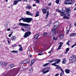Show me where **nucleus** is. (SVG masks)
Listing matches in <instances>:
<instances>
[{
	"mask_svg": "<svg viewBox=\"0 0 76 76\" xmlns=\"http://www.w3.org/2000/svg\"><path fill=\"white\" fill-rule=\"evenodd\" d=\"M56 12H59V13H61L60 15L61 16H64L63 18L66 19H70V18L69 17L67 16V15H66V13L61 11V10H60L58 9H56Z\"/></svg>",
	"mask_w": 76,
	"mask_h": 76,
	"instance_id": "obj_1",
	"label": "nucleus"
},
{
	"mask_svg": "<svg viewBox=\"0 0 76 76\" xmlns=\"http://www.w3.org/2000/svg\"><path fill=\"white\" fill-rule=\"evenodd\" d=\"M23 20V22H27V23H30L33 19L32 18H24L22 17L21 19H19V21H21V20Z\"/></svg>",
	"mask_w": 76,
	"mask_h": 76,
	"instance_id": "obj_2",
	"label": "nucleus"
},
{
	"mask_svg": "<svg viewBox=\"0 0 76 76\" xmlns=\"http://www.w3.org/2000/svg\"><path fill=\"white\" fill-rule=\"evenodd\" d=\"M75 1L74 0H66L64 1L65 4H73Z\"/></svg>",
	"mask_w": 76,
	"mask_h": 76,
	"instance_id": "obj_3",
	"label": "nucleus"
},
{
	"mask_svg": "<svg viewBox=\"0 0 76 76\" xmlns=\"http://www.w3.org/2000/svg\"><path fill=\"white\" fill-rule=\"evenodd\" d=\"M76 55H73L69 59V62L70 63H74L75 61H76Z\"/></svg>",
	"mask_w": 76,
	"mask_h": 76,
	"instance_id": "obj_4",
	"label": "nucleus"
},
{
	"mask_svg": "<svg viewBox=\"0 0 76 76\" xmlns=\"http://www.w3.org/2000/svg\"><path fill=\"white\" fill-rule=\"evenodd\" d=\"M21 29L23 32H25L26 31H29L30 28L28 27H24L23 28L21 27Z\"/></svg>",
	"mask_w": 76,
	"mask_h": 76,
	"instance_id": "obj_5",
	"label": "nucleus"
},
{
	"mask_svg": "<svg viewBox=\"0 0 76 76\" xmlns=\"http://www.w3.org/2000/svg\"><path fill=\"white\" fill-rule=\"evenodd\" d=\"M56 61H55V63H54L53 64H51L53 66H57V65H56V64H58L59 63H60L61 61L60 59H57L56 60Z\"/></svg>",
	"mask_w": 76,
	"mask_h": 76,
	"instance_id": "obj_6",
	"label": "nucleus"
},
{
	"mask_svg": "<svg viewBox=\"0 0 76 76\" xmlns=\"http://www.w3.org/2000/svg\"><path fill=\"white\" fill-rule=\"evenodd\" d=\"M58 27V25H56L55 26H54L53 27V29H52V32H53V34H54V35L55 34H56L57 33V31H56V28H57Z\"/></svg>",
	"mask_w": 76,
	"mask_h": 76,
	"instance_id": "obj_7",
	"label": "nucleus"
},
{
	"mask_svg": "<svg viewBox=\"0 0 76 76\" xmlns=\"http://www.w3.org/2000/svg\"><path fill=\"white\" fill-rule=\"evenodd\" d=\"M66 11V13L68 14V16H70V15L69 14V13L71 12V10L69 8L65 7Z\"/></svg>",
	"mask_w": 76,
	"mask_h": 76,
	"instance_id": "obj_8",
	"label": "nucleus"
},
{
	"mask_svg": "<svg viewBox=\"0 0 76 76\" xmlns=\"http://www.w3.org/2000/svg\"><path fill=\"white\" fill-rule=\"evenodd\" d=\"M19 25L20 26H30V25L28 24H25L20 23H19Z\"/></svg>",
	"mask_w": 76,
	"mask_h": 76,
	"instance_id": "obj_9",
	"label": "nucleus"
},
{
	"mask_svg": "<svg viewBox=\"0 0 76 76\" xmlns=\"http://www.w3.org/2000/svg\"><path fill=\"white\" fill-rule=\"evenodd\" d=\"M31 34V32L29 31H27L25 33L24 35L23 36V37H24V38H26L27 37H28L29 35H30Z\"/></svg>",
	"mask_w": 76,
	"mask_h": 76,
	"instance_id": "obj_10",
	"label": "nucleus"
},
{
	"mask_svg": "<svg viewBox=\"0 0 76 76\" xmlns=\"http://www.w3.org/2000/svg\"><path fill=\"white\" fill-rule=\"evenodd\" d=\"M30 63V60L27 59L24 60L22 62L23 64H28Z\"/></svg>",
	"mask_w": 76,
	"mask_h": 76,
	"instance_id": "obj_11",
	"label": "nucleus"
},
{
	"mask_svg": "<svg viewBox=\"0 0 76 76\" xmlns=\"http://www.w3.org/2000/svg\"><path fill=\"white\" fill-rule=\"evenodd\" d=\"M19 1H22L21 0H15L14 1V3L13 4V5L14 6L16 5L18 2H19Z\"/></svg>",
	"mask_w": 76,
	"mask_h": 76,
	"instance_id": "obj_12",
	"label": "nucleus"
},
{
	"mask_svg": "<svg viewBox=\"0 0 76 76\" xmlns=\"http://www.w3.org/2000/svg\"><path fill=\"white\" fill-rule=\"evenodd\" d=\"M16 39V37L15 36H12L11 37V39L12 41H15Z\"/></svg>",
	"mask_w": 76,
	"mask_h": 76,
	"instance_id": "obj_13",
	"label": "nucleus"
},
{
	"mask_svg": "<svg viewBox=\"0 0 76 76\" xmlns=\"http://www.w3.org/2000/svg\"><path fill=\"white\" fill-rule=\"evenodd\" d=\"M26 14L28 15H30V16H32V15H33V14H32V13H31L29 11H27L26 12Z\"/></svg>",
	"mask_w": 76,
	"mask_h": 76,
	"instance_id": "obj_14",
	"label": "nucleus"
},
{
	"mask_svg": "<svg viewBox=\"0 0 76 76\" xmlns=\"http://www.w3.org/2000/svg\"><path fill=\"white\" fill-rule=\"evenodd\" d=\"M65 72L67 74H69V73H70V70L69 69H66L65 70Z\"/></svg>",
	"mask_w": 76,
	"mask_h": 76,
	"instance_id": "obj_15",
	"label": "nucleus"
},
{
	"mask_svg": "<svg viewBox=\"0 0 76 76\" xmlns=\"http://www.w3.org/2000/svg\"><path fill=\"white\" fill-rule=\"evenodd\" d=\"M42 12L44 14L47 13V9H43L42 10Z\"/></svg>",
	"mask_w": 76,
	"mask_h": 76,
	"instance_id": "obj_16",
	"label": "nucleus"
},
{
	"mask_svg": "<svg viewBox=\"0 0 76 76\" xmlns=\"http://www.w3.org/2000/svg\"><path fill=\"white\" fill-rule=\"evenodd\" d=\"M76 33H72L70 35V37H73L74 36H76Z\"/></svg>",
	"mask_w": 76,
	"mask_h": 76,
	"instance_id": "obj_17",
	"label": "nucleus"
},
{
	"mask_svg": "<svg viewBox=\"0 0 76 76\" xmlns=\"http://www.w3.org/2000/svg\"><path fill=\"white\" fill-rule=\"evenodd\" d=\"M66 63V59L65 58H64L63 61L62 62V63L63 64H65Z\"/></svg>",
	"mask_w": 76,
	"mask_h": 76,
	"instance_id": "obj_18",
	"label": "nucleus"
},
{
	"mask_svg": "<svg viewBox=\"0 0 76 76\" xmlns=\"http://www.w3.org/2000/svg\"><path fill=\"white\" fill-rule=\"evenodd\" d=\"M39 12L38 11H37L36 13V15H35V17H37V16H39Z\"/></svg>",
	"mask_w": 76,
	"mask_h": 76,
	"instance_id": "obj_19",
	"label": "nucleus"
},
{
	"mask_svg": "<svg viewBox=\"0 0 76 76\" xmlns=\"http://www.w3.org/2000/svg\"><path fill=\"white\" fill-rule=\"evenodd\" d=\"M7 64V62H3V66H6Z\"/></svg>",
	"mask_w": 76,
	"mask_h": 76,
	"instance_id": "obj_20",
	"label": "nucleus"
},
{
	"mask_svg": "<svg viewBox=\"0 0 76 76\" xmlns=\"http://www.w3.org/2000/svg\"><path fill=\"white\" fill-rule=\"evenodd\" d=\"M64 37V35L62 34H60V39H63Z\"/></svg>",
	"mask_w": 76,
	"mask_h": 76,
	"instance_id": "obj_21",
	"label": "nucleus"
},
{
	"mask_svg": "<svg viewBox=\"0 0 76 76\" xmlns=\"http://www.w3.org/2000/svg\"><path fill=\"white\" fill-rule=\"evenodd\" d=\"M62 46V45H59L58 48L57 50V51H58V50H60V49H61V47Z\"/></svg>",
	"mask_w": 76,
	"mask_h": 76,
	"instance_id": "obj_22",
	"label": "nucleus"
},
{
	"mask_svg": "<svg viewBox=\"0 0 76 76\" xmlns=\"http://www.w3.org/2000/svg\"><path fill=\"white\" fill-rule=\"evenodd\" d=\"M8 24H9V23H5L4 24V26L5 28H7V26H8Z\"/></svg>",
	"mask_w": 76,
	"mask_h": 76,
	"instance_id": "obj_23",
	"label": "nucleus"
},
{
	"mask_svg": "<svg viewBox=\"0 0 76 76\" xmlns=\"http://www.w3.org/2000/svg\"><path fill=\"white\" fill-rule=\"evenodd\" d=\"M49 64H50V63H46L43 65V67H45V66H48V65H49Z\"/></svg>",
	"mask_w": 76,
	"mask_h": 76,
	"instance_id": "obj_24",
	"label": "nucleus"
},
{
	"mask_svg": "<svg viewBox=\"0 0 76 76\" xmlns=\"http://www.w3.org/2000/svg\"><path fill=\"white\" fill-rule=\"evenodd\" d=\"M9 66L11 68L13 67H14V64H11L9 65Z\"/></svg>",
	"mask_w": 76,
	"mask_h": 76,
	"instance_id": "obj_25",
	"label": "nucleus"
},
{
	"mask_svg": "<svg viewBox=\"0 0 76 76\" xmlns=\"http://www.w3.org/2000/svg\"><path fill=\"white\" fill-rule=\"evenodd\" d=\"M38 34H36L35 36H34V38L35 39H37L38 38Z\"/></svg>",
	"mask_w": 76,
	"mask_h": 76,
	"instance_id": "obj_26",
	"label": "nucleus"
},
{
	"mask_svg": "<svg viewBox=\"0 0 76 76\" xmlns=\"http://www.w3.org/2000/svg\"><path fill=\"white\" fill-rule=\"evenodd\" d=\"M56 69H60V68H61V67H60V66L59 65H56Z\"/></svg>",
	"mask_w": 76,
	"mask_h": 76,
	"instance_id": "obj_27",
	"label": "nucleus"
},
{
	"mask_svg": "<svg viewBox=\"0 0 76 76\" xmlns=\"http://www.w3.org/2000/svg\"><path fill=\"white\" fill-rule=\"evenodd\" d=\"M69 42H70V41L69 40L66 43V44L68 45V46H69Z\"/></svg>",
	"mask_w": 76,
	"mask_h": 76,
	"instance_id": "obj_28",
	"label": "nucleus"
},
{
	"mask_svg": "<svg viewBox=\"0 0 76 76\" xmlns=\"http://www.w3.org/2000/svg\"><path fill=\"white\" fill-rule=\"evenodd\" d=\"M12 53H17L18 52V51H16V50H12L11 51Z\"/></svg>",
	"mask_w": 76,
	"mask_h": 76,
	"instance_id": "obj_29",
	"label": "nucleus"
},
{
	"mask_svg": "<svg viewBox=\"0 0 76 76\" xmlns=\"http://www.w3.org/2000/svg\"><path fill=\"white\" fill-rule=\"evenodd\" d=\"M51 23H52V22H50L47 25V26H50V25H51Z\"/></svg>",
	"mask_w": 76,
	"mask_h": 76,
	"instance_id": "obj_30",
	"label": "nucleus"
},
{
	"mask_svg": "<svg viewBox=\"0 0 76 76\" xmlns=\"http://www.w3.org/2000/svg\"><path fill=\"white\" fill-rule=\"evenodd\" d=\"M46 69V68H44V69H42V73H43V74H44V72H45V70Z\"/></svg>",
	"mask_w": 76,
	"mask_h": 76,
	"instance_id": "obj_31",
	"label": "nucleus"
},
{
	"mask_svg": "<svg viewBox=\"0 0 76 76\" xmlns=\"http://www.w3.org/2000/svg\"><path fill=\"white\" fill-rule=\"evenodd\" d=\"M34 62H35V60H33L32 61H31V63L32 64H33L34 63Z\"/></svg>",
	"mask_w": 76,
	"mask_h": 76,
	"instance_id": "obj_32",
	"label": "nucleus"
},
{
	"mask_svg": "<svg viewBox=\"0 0 76 76\" xmlns=\"http://www.w3.org/2000/svg\"><path fill=\"white\" fill-rule=\"evenodd\" d=\"M34 1H35L36 2V3H39L40 1L39 0H34Z\"/></svg>",
	"mask_w": 76,
	"mask_h": 76,
	"instance_id": "obj_33",
	"label": "nucleus"
},
{
	"mask_svg": "<svg viewBox=\"0 0 76 76\" xmlns=\"http://www.w3.org/2000/svg\"><path fill=\"white\" fill-rule=\"evenodd\" d=\"M26 7H27V8L28 9H30L31 8V7L30 6V5H28Z\"/></svg>",
	"mask_w": 76,
	"mask_h": 76,
	"instance_id": "obj_34",
	"label": "nucleus"
},
{
	"mask_svg": "<svg viewBox=\"0 0 76 76\" xmlns=\"http://www.w3.org/2000/svg\"><path fill=\"white\" fill-rule=\"evenodd\" d=\"M54 23L55 24H56L57 25H58L59 24V22H58V21H57L56 22H55Z\"/></svg>",
	"mask_w": 76,
	"mask_h": 76,
	"instance_id": "obj_35",
	"label": "nucleus"
},
{
	"mask_svg": "<svg viewBox=\"0 0 76 76\" xmlns=\"http://www.w3.org/2000/svg\"><path fill=\"white\" fill-rule=\"evenodd\" d=\"M48 72H49V70H47L45 71V72L43 73V74H44L45 73H48Z\"/></svg>",
	"mask_w": 76,
	"mask_h": 76,
	"instance_id": "obj_36",
	"label": "nucleus"
},
{
	"mask_svg": "<svg viewBox=\"0 0 76 76\" xmlns=\"http://www.w3.org/2000/svg\"><path fill=\"white\" fill-rule=\"evenodd\" d=\"M48 15H49V12L48 11L47 12V14L46 15V17H48Z\"/></svg>",
	"mask_w": 76,
	"mask_h": 76,
	"instance_id": "obj_37",
	"label": "nucleus"
},
{
	"mask_svg": "<svg viewBox=\"0 0 76 76\" xmlns=\"http://www.w3.org/2000/svg\"><path fill=\"white\" fill-rule=\"evenodd\" d=\"M59 0H56V4H58L59 3Z\"/></svg>",
	"mask_w": 76,
	"mask_h": 76,
	"instance_id": "obj_38",
	"label": "nucleus"
},
{
	"mask_svg": "<svg viewBox=\"0 0 76 76\" xmlns=\"http://www.w3.org/2000/svg\"><path fill=\"white\" fill-rule=\"evenodd\" d=\"M23 50V49H22V47H21L20 48H19V50H20V51H22V50Z\"/></svg>",
	"mask_w": 76,
	"mask_h": 76,
	"instance_id": "obj_39",
	"label": "nucleus"
},
{
	"mask_svg": "<svg viewBox=\"0 0 76 76\" xmlns=\"http://www.w3.org/2000/svg\"><path fill=\"white\" fill-rule=\"evenodd\" d=\"M58 44H60V45H63V42H59L58 43Z\"/></svg>",
	"mask_w": 76,
	"mask_h": 76,
	"instance_id": "obj_40",
	"label": "nucleus"
},
{
	"mask_svg": "<svg viewBox=\"0 0 76 76\" xmlns=\"http://www.w3.org/2000/svg\"><path fill=\"white\" fill-rule=\"evenodd\" d=\"M57 37L56 38V37H53V39L54 40H57Z\"/></svg>",
	"mask_w": 76,
	"mask_h": 76,
	"instance_id": "obj_41",
	"label": "nucleus"
},
{
	"mask_svg": "<svg viewBox=\"0 0 76 76\" xmlns=\"http://www.w3.org/2000/svg\"><path fill=\"white\" fill-rule=\"evenodd\" d=\"M38 56H42V55H43V53H40L38 54Z\"/></svg>",
	"mask_w": 76,
	"mask_h": 76,
	"instance_id": "obj_42",
	"label": "nucleus"
},
{
	"mask_svg": "<svg viewBox=\"0 0 76 76\" xmlns=\"http://www.w3.org/2000/svg\"><path fill=\"white\" fill-rule=\"evenodd\" d=\"M76 46V42L75 43V44L74 45H72L71 46V48H73L74 47H75V46Z\"/></svg>",
	"mask_w": 76,
	"mask_h": 76,
	"instance_id": "obj_43",
	"label": "nucleus"
},
{
	"mask_svg": "<svg viewBox=\"0 0 76 76\" xmlns=\"http://www.w3.org/2000/svg\"><path fill=\"white\" fill-rule=\"evenodd\" d=\"M60 69H61V72L64 73V71L61 68Z\"/></svg>",
	"mask_w": 76,
	"mask_h": 76,
	"instance_id": "obj_44",
	"label": "nucleus"
},
{
	"mask_svg": "<svg viewBox=\"0 0 76 76\" xmlns=\"http://www.w3.org/2000/svg\"><path fill=\"white\" fill-rule=\"evenodd\" d=\"M64 74V72H61L60 73V76H63V74Z\"/></svg>",
	"mask_w": 76,
	"mask_h": 76,
	"instance_id": "obj_45",
	"label": "nucleus"
},
{
	"mask_svg": "<svg viewBox=\"0 0 76 76\" xmlns=\"http://www.w3.org/2000/svg\"><path fill=\"white\" fill-rule=\"evenodd\" d=\"M69 48H68L66 49V51H67L68 52V51H69Z\"/></svg>",
	"mask_w": 76,
	"mask_h": 76,
	"instance_id": "obj_46",
	"label": "nucleus"
},
{
	"mask_svg": "<svg viewBox=\"0 0 76 76\" xmlns=\"http://www.w3.org/2000/svg\"><path fill=\"white\" fill-rule=\"evenodd\" d=\"M51 3H49L48 4V6H51Z\"/></svg>",
	"mask_w": 76,
	"mask_h": 76,
	"instance_id": "obj_47",
	"label": "nucleus"
},
{
	"mask_svg": "<svg viewBox=\"0 0 76 76\" xmlns=\"http://www.w3.org/2000/svg\"><path fill=\"white\" fill-rule=\"evenodd\" d=\"M47 33H44L43 34V35H44V36H45V35H47Z\"/></svg>",
	"mask_w": 76,
	"mask_h": 76,
	"instance_id": "obj_48",
	"label": "nucleus"
},
{
	"mask_svg": "<svg viewBox=\"0 0 76 76\" xmlns=\"http://www.w3.org/2000/svg\"><path fill=\"white\" fill-rule=\"evenodd\" d=\"M0 64L1 66H3V62H0Z\"/></svg>",
	"mask_w": 76,
	"mask_h": 76,
	"instance_id": "obj_49",
	"label": "nucleus"
},
{
	"mask_svg": "<svg viewBox=\"0 0 76 76\" xmlns=\"http://www.w3.org/2000/svg\"><path fill=\"white\" fill-rule=\"evenodd\" d=\"M11 46L13 47H15L17 46V45H12Z\"/></svg>",
	"mask_w": 76,
	"mask_h": 76,
	"instance_id": "obj_50",
	"label": "nucleus"
},
{
	"mask_svg": "<svg viewBox=\"0 0 76 76\" xmlns=\"http://www.w3.org/2000/svg\"><path fill=\"white\" fill-rule=\"evenodd\" d=\"M69 30H67L66 31V34H68V33H69Z\"/></svg>",
	"mask_w": 76,
	"mask_h": 76,
	"instance_id": "obj_51",
	"label": "nucleus"
},
{
	"mask_svg": "<svg viewBox=\"0 0 76 76\" xmlns=\"http://www.w3.org/2000/svg\"><path fill=\"white\" fill-rule=\"evenodd\" d=\"M7 31H10V28H9L7 29Z\"/></svg>",
	"mask_w": 76,
	"mask_h": 76,
	"instance_id": "obj_52",
	"label": "nucleus"
},
{
	"mask_svg": "<svg viewBox=\"0 0 76 76\" xmlns=\"http://www.w3.org/2000/svg\"><path fill=\"white\" fill-rule=\"evenodd\" d=\"M68 51H66L65 52H64V53L65 54H67V53H68Z\"/></svg>",
	"mask_w": 76,
	"mask_h": 76,
	"instance_id": "obj_53",
	"label": "nucleus"
},
{
	"mask_svg": "<svg viewBox=\"0 0 76 76\" xmlns=\"http://www.w3.org/2000/svg\"><path fill=\"white\" fill-rule=\"evenodd\" d=\"M12 36V34H10L9 35V37H10Z\"/></svg>",
	"mask_w": 76,
	"mask_h": 76,
	"instance_id": "obj_54",
	"label": "nucleus"
},
{
	"mask_svg": "<svg viewBox=\"0 0 76 76\" xmlns=\"http://www.w3.org/2000/svg\"><path fill=\"white\" fill-rule=\"evenodd\" d=\"M30 71H32L33 70V69L32 68L30 69Z\"/></svg>",
	"mask_w": 76,
	"mask_h": 76,
	"instance_id": "obj_55",
	"label": "nucleus"
},
{
	"mask_svg": "<svg viewBox=\"0 0 76 76\" xmlns=\"http://www.w3.org/2000/svg\"><path fill=\"white\" fill-rule=\"evenodd\" d=\"M59 74H56L55 76H58Z\"/></svg>",
	"mask_w": 76,
	"mask_h": 76,
	"instance_id": "obj_56",
	"label": "nucleus"
},
{
	"mask_svg": "<svg viewBox=\"0 0 76 76\" xmlns=\"http://www.w3.org/2000/svg\"><path fill=\"white\" fill-rule=\"evenodd\" d=\"M23 1H26V2H28V1H27V0H24Z\"/></svg>",
	"mask_w": 76,
	"mask_h": 76,
	"instance_id": "obj_57",
	"label": "nucleus"
},
{
	"mask_svg": "<svg viewBox=\"0 0 76 76\" xmlns=\"http://www.w3.org/2000/svg\"><path fill=\"white\" fill-rule=\"evenodd\" d=\"M33 6L35 7V6H36V5L35 4H34L33 5Z\"/></svg>",
	"mask_w": 76,
	"mask_h": 76,
	"instance_id": "obj_58",
	"label": "nucleus"
},
{
	"mask_svg": "<svg viewBox=\"0 0 76 76\" xmlns=\"http://www.w3.org/2000/svg\"><path fill=\"white\" fill-rule=\"evenodd\" d=\"M18 46H19V47H22V45H19Z\"/></svg>",
	"mask_w": 76,
	"mask_h": 76,
	"instance_id": "obj_59",
	"label": "nucleus"
},
{
	"mask_svg": "<svg viewBox=\"0 0 76 76\" xmlns=\"http://www.w3.org/2000/svg\"><path fill=\"white\" fill-rule=\"evenodd\" d=\"M7 41H8V44H10V41L8 40Z\"/></svg>",
	"mask_w": 76,
	"mask_h": 76,
	"instance_id": "obj_60",
	"label": "nucleus"
},
{
	"mask_svg": "<svg viewBox=\"0 0 76 76\" xmlns=\"http://www.w3.org/2000/svg\"><path fill=\"white\" fill-rule=\"evenodd\" d=\"M52 62H53V60H51L50 61V63H52Z\"/></svg>",
	"mask_w": 76,
	"mask_h": 76,
	"instance_id": "obj_61",
	"label": "nucleus"
},
{
	"mask_svg": "<svg viewBox=\"0 0 76 76\" xmlns=\"http://www.w3.org/2000/svg\"><path fill=\"white\" fill-rule=\"evenodd\" d=\"M56 59H56L55 60H54L53 61H53H56Z\"/></svg>",
	"mask_w": 76,
	"mask_h": 76,
	"instance_id": "obj_62",
	"label": "nucleus"
},
{
	"mask_svg": "<svg viewBox=\"0 0 76 76\" xmlns=\"http://www.w3.org/2000/svg\"><path fill=\"white\" fill-rule=\"evenodd\" d=\"M76 10V7H75V8L74 9V10Z\"/></svg>",
	"mask_w": 76,
	"mask_h": 76,
	"instance_id": "obj_63",
	"label": "nucleus"
},
{
	"mask_svg": "<svg viewBox=\"0 0 76 76\" xmlns=\"http://www.w3.org/2000/svg\"><path fill=\"white\" fill-rule=\"evenodd\" d=\"M75 26H76V23H75Z\"/></svg>",
	"mask_w": 76,
	"mask_h": 76,
	"instance_id": "obj_64",
	"label": "nucleus"
}]
</instances>
